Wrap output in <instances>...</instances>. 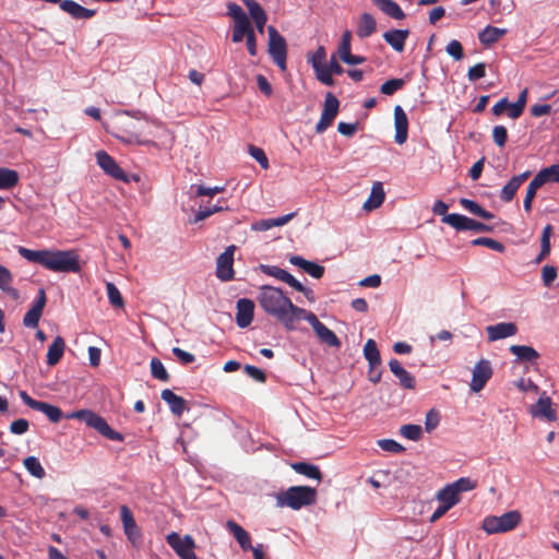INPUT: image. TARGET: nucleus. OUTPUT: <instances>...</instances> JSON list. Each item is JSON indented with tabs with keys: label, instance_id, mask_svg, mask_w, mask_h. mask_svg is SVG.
<instances>
[{
	"label": "nucleus",
	"instance_id": "bf43d9fd",
	"mask_svg": "<svg viewBox=\"0 0 559 559\" xmlns=\"http://www.w3.org/2000/svg\"><path fill=\"white\" fill-rule=\"evenodd\" d=\"M248 5L249 13L253 20V22L266 21L265 11L259 4V2H245Z\"/></svg>",
	"mask_w": 559,
	"mask_h": 559
},
{
	"label": "nucleus",
	"instance_id": "37998d69",
	"mask_svg": "<svg viewBox=\"0 0 559 559\" xmlns=\"http://www.w3.org/2000/svg\"><path fill=\"white\" fill-rule=\"evenodd\" d=\"M500 4L501 2H490V9L488 10L490 19L497 23L501 21L503 14H510L514 10V2L503 5L501 11L499 10Z\"/></svg>",
	"mask_w": 559,
	"mask_h": 559
},
{
	"label": "nucleus",
	"instance_id": "79ce46f5",
	"mask_svg": "<svg viewBox=\"0 0 559 559\" xmlns=\"http://www.w3.org/2000/svg\"><path fill=\"white\" fill-rule=\"evenodd\" d=\"M527 95H528V91H527V88H524L520 93L518 100L515 103H512L510 112H509V117L511 119H518L519 117L522 116V114L525 109L526 103H527Z\"/></svg>",
	"mask_w": 559,
	"mask_h": 559
},
{
	"label": "nucleus",
	"instance_id": "20e7f679",
	"mask_svg": "<svg viewBox=\"0 0 559 559\" xmlns=\"http://www.w3.org/2000/svg\"><path fill=\"white\" fill-rule=\"evenodd\" d=\"M278 507H289L293 510H300L317 501V490L309 486H293L286 491L277 495Z\"/></svg>",
	"mask_w": 559,
	"mask_h": 559
},
{
	"label": "nucleus",
	"instance_id": "dca6fc26",
	"mask_svg": "<svg viewBox=\"0 0 559 559\" xmlns=\"http://www.w3.org/2000/svg\"><path fill=\"white\" fill-rule=\"evenodd\" d=\"M254 314V302L248 298H240L237 301L236 323L243 329L251 324Z\"/></svg>",
	"mask_w": 559,
	"mask_h": 559
},
{
	"label": "nucleus",
	"instance_id": "412c9836",
	"mask_svg": "<svg viewBox=\"0 0 559 559\" xmlns=\"http://www.w3.org/2000/svg\"><path fill=\"white\" fill-rule=\"evenodd\" d=\"M391 372L399 379L400 385L403 389L413 390L416 386V379L411 374L401 362L393 358L389 361Z\"/></svg>",
	"mask_w": 559,
	"mask_h": 559
},
{
	"label": "nucleus",
	"instance_id": "2f4dec72",
	"mask_svg": "<svg viewBox=\"0 0 559 559\" xmlns=\"http://www.w3.org/2000/svg\"><path fill=\"white\" fill-rule=\"evenodd\" d=\"M509 349L520 361H534L539 357L538 352L531 346L511 345Z\"/></svg>",
	"mask_w": 559,
	"mask_h": 559
},
{
	"label": "nucleus",
	"instance_id": "6ab92c4d",
	"mask_svg": "<svg viewBox=\"0 0 559 559\" xmlns=\"http://www.w3.org/2000/svg\"><path fill=\"white\" fill-rule=\"evenodd\" d=\"M530 176L531 171H524L523 174L513 176L501 189V200L506 203L511 202L514 199L519 188L530 178Z\"/></svg>",
	"mask_w": 559,
	"mask_h": 559
},
{
	"label": "nucleus",
	"instance_id": "7c9ffc66",
	"mask_svg": "<svg viewBox=\"0 0 559 559\" xmlns=\"http://www.w3.org/2000/svg\"><path fill=\"white\" fill-rule=\"evenodd\" d=\"M506 28H499L495 26H486L483 31L478 33V39L484 46H490L497 43L501 37L507 34Z\"/></svg>",
	"mask_w": 559,
	"mask_h": 559
},
{
	"label": "nucleus",
	"instance_id": "a211bd4d",
	"mask_svg": "<svg viewBox=\"0 0 559 559\" xmlns=\"http://www.w3.org/2000/svg\"><path fill=\"white\" fill-rule=\"evenodd\" d=\"M259 269L265 275L273 276V277L288 284L294 289H301V283L299 281H297L286 270H283L276 265H267V264H261L259 266Z\"/></svg>",
	"mask_w": 559,
	"mask_h": 559
},
{
	"label": "nucleus",
	"instance_id": "4be33fe9",
	"mask_svg": "<svg viewBox=\"0 0 559 559\" xmlns=\"http://www.w3.org/2000/svg\"><path fill=\"white\" fill-rule=\"evenodd\" d=\"M226 528L235 537L243 551H248L249 548H252L251 536L241 525L233 520H228L226 522Z\"/></svg>",
	"mask_w": 559,
	"mask_h": 559
},
{
	"label": "nucleus",
	"instance_id": "423d86ee",
	"mask_svg": "<svg viewBox=\"0 0 559 559\" xmlns=\"http://www.w3.org/2000/svg\"><path fill=\"white\" fill-rule=\"evenodd\" d=\"M521 522V513L516 510L506 512L500 516L489 515L483 521L481 528L487 534H500L514 530Z\"/></svg>",
	"mask_w": 559,
	"mask_h": 559
},
{
	"label": "nucleus",
	"instance_id": "4d7b16f0",
	"mask_svg": "<svg viewBox=\"0 0 559 559\" xmlns=\"http://www.w3.org/2000/svg\"><path fill=\"white\" fill-rule=\"evenodd\" d=\"M460 496L461 492L473 490L476 487V481L468 477H461L456 481L450 484Z\"/></svg>",
	"mask_w": 559,
	"mask_h": 559
},
{
	"label": "nucleus",
	"instance_id": "1a4fd4ad",
	"mask_svg": "<svg viewBox=\"0 0 559 559\" xmlns=\"http://www.w3.org/2000/svg\"><path fill=\"white\" fill-rule=\"evenodd\" d=\"M301 320H306L311 324L316 335L322 343L336 348L341 346V341L335 333L324 325L313 312L306 310V314L301 316Z\"/></svg>",
	"mask_w": 559,
	"mask_h": 559
},
{
	"label": "nucleus",
	"instance_id": "bb28decb",
	"mask_svg": "<svg viewBox=\"0 0 559 559\" xmlns=\"http://www.w3.org/2000/svg\"><path fill=\"white\" fill-rule=\"evenodd\" d=\"M120 516L123 524L124 534L131 542H134V536H138L139 532L131 510L127 506H121Z\"/></svg>",
	"mask_w": 559,
	"mask_h": 559
},
{
	"label": "nucleus",
	"instance_id": "39448f33",
	"mask_svg": "<svg viewBox=\"0 0 559 559\" xmlns=\"http://www.w3.org/2000/svg\"><path fill=\"white\" fill-rule=\"evenodd\" d=\"M67 419H79L84 421L88 427L95 429L102 436L106 437L109 440L121 442L123 441V436L115 431L98 414L94 413L90 409H81L73 413H69L66 415Z\"/></svg>",
	"mask_w": 559,
	"mask_h": 559
},
{
	"label": "nucleus",
	"instance_id": "4c0bfd02",
	"mask_svg": "<svg viewBox=\"0 0 559 559\" xmlns=\"http://www.w3.org/2000/svg\"><path fill=\"white\" fill-rule=\"evenodd\" d=\"M460 204L469 213L473 215H476L478 217H481L484 219H491L493 218V214L485 209H483L477 202L462 198L460 200Z\"/></svg>",
	"mask_w": 559,
	"mask_h": 559
},
{
	"label": "nucleus",
	"instance_id": "052dcab7",
	"mask_svg": "<svg viewBox=\"0 0 559 559\" xmlns=\"http://www.w3.org/2000/svg\"><path fill=\"white\" fill-rule=\"evenodd\" d=\"M249 153L263 169H267L270 167L269 159L261 147L250 145Z\"/></svg>",
	"mask_w": 559,
	"mask_h": 559
},
{
	"label": "nucleus",
	"instance_id": "7ed1b4c3",
	"mask_svg": "<svg viewBox=\"0 0 559 559\" xmlns=\"http://www.w3.org/2000/svg\"><path fill=\"white\" fill-rule=\"evenodd\" d=\"M17 252L28 262L39 264L49 271L78 273L81 270L79 254L73 250H32L19 247Z\"/></svg>",
	"mask_w": 559,
	"mask_h": 559
},
{
	"label": "nucleus",
	"instance_id": "5701e85b",
	"mask_svg": "<svg viewBox=\"0 0 559 559\" xmlns=\"http://www.w3.org/2000/svg\"><path fill=\"white\" fill-rule=\"evenodd\" d=\"M289 262L293 265L300 267L301 270H304L306 273H308L310 276H312L314 278H321L325 271L324 266H322L316 262L308 261L300 255H290Z\"/></svg>",
	"mask_w": 559,
	"mask_h": 559
},
{
	"label": "nucleus",
	"instance_id": "a878e982",
	"mask_svg": "<svg viewBox=\"0 0 559 559\" xmlns=\"http://www.w3.org/2000/svg\"><path fill=\"white\" fill-rule=\"evenodd\" d=\"M409 35L408 29H392L383 34L384 40L396 51L402 52Z\"/></svg>",
	"mask_w": 559,
	"mask_h": 559
},
{
	"label": "nucleus",
	"instance_id": "338daca9",
	"mask_svg": "<svg viewBox=\"0 0 559 559\" xmlns=\"http://www.w3.org/2000/svg\"><path fill=\"white\" fill-rule=\"evenodd\" d=\"M378 445L383 450L392 453H400L404 451V447L392 439H381L378 441Z\"/></svg>",
	"mask_w": 559,
	"mask_h": 559
},
{
	"label": "nucleus",
	"instance_id": "ea45409f",
	"mask_svg": "<svg viewBox=\"0 0 559 559\" xmlns=\"http://www.w3.org/2000/svg\"><path fill=\"white\" fill-rule=\"evenodd\" d=\"M542 186L543 183L538 180L537 176H535L528 183L523 202V207L526 213L532 211V204L536 197V192Z\"/></svg>",
	"mask_w": 559,
	"mask_h": 559
},
{
	"label": "nucleus",
	"instance_id": "864d4df0",
	"mask_svg": "<svg viewBox=\"0 0 559 559\" xmlns=\"http://www.w3.org/2000/svg\"><path fill=\"white\" fill-rule=\"evenodd\" d=\"M400 432L406 439L418 441L421 438L423 429L419 425L407 424L401 427Z\"/></svg>",
	"mask_w": 559,
	"mask_h": 559
},
{
	"label": "nucleus",
	"instance_id": "774afa93",
	"mask_svg": "<svg viewBox=\"0 0 559 559\" xmlns=\"http://www.w3.org/2000/svg\"><path fill=\"white\" fill-rule=\"evenodd\" d=\"M486 75V64L484 62L476 63L471 67L467 72L469 81L475 82Z\"/></svg>",
	"mask_w": 559,
	"mask_h": 559
},
{
	"label": "nucleus",
	"instance_id": "49530a36",
	"mask_svg": "<svg viewBox=\"0 0 559 559\" xmlns=\"http://www.w3.org/2000/svg\"><path fill=\"white\" fill-rule=\"evenodd\" d=\"M249 32H253L249 20L235 22L233 31V41L240 43L245 37L247 38Z\"/></svg>",
	"mask_w": 559,
	"mask_h": 559
},
{
	"label": "nucleus",
	"instance_id": "cd10ccee",
	"mask_svg": "<svg viewBox=\"0 0 559 559\" xmlns=\"http://www.w3.org/2000/svg\"><path fill=\"white\" fill-rule=\"evenodd\" d=\"M66 349V342L63 337L56 336L53 342L48 347L47 352V365L48 366H56L62 358L63 353Z\"/></svg>",
	"mask_w": 559,
	"mask_h": 559
},
{
	"label": "nucleus",
	"instance_id": "c85d7f7f",
	"mask_svg": "<svg viewBox=\"0 0 559 559\" xmlns=\"http://www.w3.org/2000/svg\"><path fill=\"white\" fill-rule=\"evenodd\" d=\"M377 29V22L374 17L369 13H364L360 15L356 34L359 38H366L371 36Z\"/></svg>",
	"mask_w": 559,
	"mask_h": 559
},
{
	"label": "nucleus",
	"instance_id": "c9c22d12",
	"mask_svg": "<svg viewBox=\"0 0 559 559\" xmlns=\"http://www.w3.org/2000/svg\"><path fill=\"white\" fill-rule=\"evenodd\" d=\"M364 356L370 367L380 366L381 356L374 340L369 338L364 346Z\"/></svg>",
	"mask_w": 559,
	"mask_h": 559
},
{
	"label": "nucleus",
	"instance_id": "de8ad7c7",
	"mask_svg": "<svg viewBox=\"0 0 559 559\" xmlns=\"http://www.w3.org/2000/svg\"><path fill=\"white\" fill-rule=\"evenodd\" d=\"M151 373L153 378L159 381L167 382L169 380V373L167 372L163 362L158 358H152Z\"/></svg>",
	"mask_w": 559,
	"mask_h": 559
},
{
	"label": "nucleus",
	"instance_id": "c03bdc74",
	"mask_svg": "<svg viewBox=\"0 0 559 559\" xmlns=\"http://www.w3.org/2000/svg\"><path fill=\"white\" fill-rule=\"evenodd\" d=\"M538 180L545 185L546 182H559V165H551L542 169L537 175Z\"/></svg>",
	"mask_w": 559,
	"mask_h": 559
},
{
	"label": "nucleus",
	"instance_id": "2eb2a0df",
	"mask_svg": "<svg viewBox=\"0 0 559 559\" xmlns=\"http://www.w3.org/2000/svg\"><path fill=\"white\" fill-rule=\"evenodd\" d=\"M394 141L400 145L404 144L408 136V118L400 105L394 107Z\"/></svg>",
	"mask_w": 559,
	"mask_h": 559
},
{
	"label": "nucleus",
	"instance_id": "8fccbe9b",
	"mask_svg": "<svg viewBox=\"0 0 559 559\" xmlns=\"http://www.w3.org/2000/svg\"><path fill=\"white\" fill-rule=\"evenodd\" d=\"M350 41H352V32L345 31L342 35L341 43L338 45V56L340 59L345 62V60L350 56Z\"/></svg>",
	"mask_w": 559,
	"mask_h": 559
},
{
	"label": "nucleus",
	"instance_id": "6e6552de",
	"mask_svg": "<svg viewBox=\"0 0 559 559\" xmlns=\"http://www.w3.org/2000/svg\"><path fill=\"white\" fill-rule=\"evenodd\" d=\"M167 544L174 549L180 559H199L194 552L195 542L191 535H180L173 532L166 536Z\"/></svg>",
	"mask_w": 559,
	"mask_h": 559
},
{
	"label": "nucleus",
	"instance_id": "c756f323",
	"mask_svg": "<svg viewBox=\"0 0 559 559\" xmlns=\"http://www.w3.org/2000/svg\"><path fill=\"white\" fill-rule=\"evenodd\" d=\"M60 9L74 19H90L96 13L95 10L86 9L78 2H59Z\"/></svg>",
	"mask_w": 559,
	"mask_h": 559
},
{
	"label": "nucleus",
	"instance_id": "13d9d810",
	"mask_svg": "<svg viewBox=\"0 0 559 559\" xmlns=\"http://www.w3.org/2000/svg\"><path fill=\"white\" fill-rule=\"evenodd\" d=\"M445 51L456 61H460L464 58L463 46L456 39H452L451 41H449V44L445 47Z\"/></svg>",
	"mask_w": 559,
	"mask_h": 559
},
{
	"label": "nucleus",
	"instance_id": "aec40b11",
	"mask_svg": "<svg viewBox=\"0 0 559 559\" xmlns=\"http://www.w3.org/2000/svg\"><path fill=\"white\" fill-rule=\"evenodd\" d=\"M551 399L546 396L545 393L540 395L537 403L532 406L531 414L534 417H542L547 419L548 421H555L557 419V414L551 407Z\"/></svg>",
	"mask_w": 559,
	"mask_h": 559
},
{
	"label": "nucleus",
	"instance_id": "09e8293b",
	"mask_svg": "<svg viewBox=\"0 0 559 559\" xmlns=\"http://www.w3.org/2000/svg\"><path fill=\"white\" fill-rule=\"evenodd\" d=\"M106 290H107V296H108L109 302L114 307L122 308L124 306V300H123L119 289L117 288V286L114 283L108 282L106 284Z\"/></svg>",
	"mask_w": 559,
	"mask_h": 559
},
{
	"label": "nucleus",
	"instance_id": "58836bf2",
	"mask_svg": "<svg viewBox=\"0 0 559 559\" xmlns=\"http://www.w3.org/2000/svg\"><path fill=\"white\" fill-rule=\"evenodd\" d=\"M437 498L442 504H445L450 509L460 501V496L450 484L438 492Z\"/></svg>",
	"mask_w": 559,
	"mask_h": 559
},
{
	"label": "nucleus",
	"instance_id": "f8f14e48",
	"mask_svg": "<svg viewBox=\"0 0 559 559\" xmlns=\"http://www.w3.org/2000/svg\"><path fill=\"white\" fill-rule=\"evenodd\" d=\"M96 160L98 166L110 177L128 182L129 179L123 169L117 164V162L105 151H98L96 153Z\"/></svg>",
	"mask_w": 559,
	"mask_h": 559
},
{
	"label": "nucleus",
	"instance_id": "680f3d73",
	"mask_svg": "<svg viewBox=\"0 0 559 559\" xmlns=\"http://www.w3.org/2000/svg\"><path fill=\"white\" fill-rule=\"evenodd\" d=\"M492 140L499 147H503L508 141V131L504 126H496L492 129Z\"/></svg>",
	"mask_w": 559,
	"mask_h": 559
},
{
	"label": "nucleus",
	"instance_id": "4468645a",
	"mask_svg": "<svg viewBox=\"0 0 559 559\" xmlns=\"http://www.w3.org/2000/svg\"><path fill=\"white\" fill-rule=\"evenodd\" d=\"M234 251L235 246H230L217 258L216 275L222 281H230L234 277Z\"/></svg>",
	"mask_w": 559,
	"mask_h": 559
},
{
	"label": "nucleus",
	"instance_id": "6e6d98bb",
	"mask_svg": "<svg viewBox=\"0 0 559 559\" xmlns=\"http://www.w3.org/2000/svg\"><path fill=\"white\" fill-rule=\"evenodd\" d=\"M316 72V78L318 81H320L322 84L326 86H333L334 85V79L333 74L329 70L326 64L318 67V69H313Z\"/></svg>",
	"mask_w": 559,
	"mask_h": 559
},
{
	"label": "nucleus",
	"instance_id": "603ef678",
	"mask_svg": "<svg viewBox=\"0 0 559 559\" xmlns=\"http://www.w3.org/2000/svg\"><path fill=\"white\" fill-rule=\"evenodd\" d=\"M551 233H552L551 225H547L543 229V234H542V249H540V253H539V255L537 258V262H540L545 257H547L550 253V236H551Z\"/></svg>",
	"mask_w": 559,
	"mask_h": 559
},
{
	"label": "nucleus",
	"instance_id": "e433bc0d",
	"mask_svg": "<svg viewBox=\"0 0 559 559\" xmlns=\"http://www.w3.org/2000/svg\"><path fill=\"white\" fill-rule=\"evenodd\" d=\"M35 411L44 413L51 423H59L62 418V411L55 405L38 401L34 407Z\"/></svg>",
	"mask_w": 559,
	"mask_h": 559
},
{
	"label": "nucleus",
	"instance_id": "72a5a7b5",
	"mask_svg": "<svg viewBox=\"0 0 559 559\" xmlns=\"http://www.w3.org/2000/svg\"><path fill=\"white\" fill-rule=\"evenodd\" d=\"M441 222L450 225L456 230H469L471 218L462 215L452 213L441 218Z\"/></svg>",
	"mask_w": 559,
	"mask_h": 559
},
{
	"label": "nucleus",
	"instance_id": "0e129e2a",
	"mask_svg": "<svg viewBox=\"0 0 559 559\" xmlns=\"http://www.w3.org/2000/svg\"><path fill=\"white\" fill-rule=\"evenodd\" d=\"M326 51L323 46H319L316 52L308 58V61L311 63L313 69H318V67L325 64Z\"/></svg>",
	"mask_w": 559,
	"mask_h": 559
},
{
	"label": "nucleus",
	"instance_id": "f3484780",
	"mask_svg": "<svg viewBox=\"0 0 559 559\" xmlns=\"http://www.w3.org/2000/svg\"><path fill=\"white\" fill-rule=\"evenodd\" d=\"M489 342L513 336L518 333V325L513 322H500L486 328Z\"/></svg>",
	"mask_w": 559,
	"mask_h": 559
},
{
	"label": "nucleus",
	"instance_id": "9b49d317",
	"mask_svg": "<svg viewBox=\"0 0 559 559\" xmlns=\"http://www.w3.org/2000/svg\"><path fill=\"white\" fill-rule=\"evenodd\" d=\"M492 377V367L489 360L480 359L473 368L471 390L475 393L481 391Z\"/></svg>",
	"mask_w": 559,
	"mask_h": 559
},
{
	"label": "nucleus",
	"instance_id": "e2e57ef3",
	"mask_svg": "<svg viewBox=\"0 0 559 559\" xmlns=\"http://www.w3.org/2000/svg\"><path fill=\"white\" fill-rule=\"evenodd\" d=\"M440 423V414L438 411L436 409H430L427 414H426V419H425V429L427 432H431L432 430H435L438 425Z\"/></svg>",
	"mask_w": 559,
	"mask_h": 559
},
{
	"label": "nucleus",
	"instance_id": "5fc2aeb1",
	"mask_svg": "<svg viewBox=\"0 0 559 559\" xmlns=\"http://www.w3.org/2000/svg\"><path fill=\"white\" fill-rule=\"evenodd\" d=\"M472 245L473 246H484V247H487L491 250H495L497 252H503L506 247L503 246V243L492 239V238H487V237H479V238H476L472 241Z\"/></svg>",
	"mask_w": 559,
	"mask_h": 559
},
{
	"label": "nucleus",
	"instance_id": "9d476101",
	"mask_svg": "<svg viewBox=\"0 0 559 559\" xmlns=\"http://www.w3.org/2000/svg\"><path fill=\"white\" fill-rule=\"evenodd\" d=\"M338 108H340L338 99L332 93H330V92L326 93L320 120L316 124L317 133H322L329 127L332 126L335 117L337 116Z\"/></svg>",
	"mask_w": 559,
	"mask_h": 559
},
{
	"label": "nucleus",
	"instance_id": "473e14b6",
	"mask_svg": "<svg viewBox=\"0 0 559 559\" xmlns=\"http://www.w3.org/2000/svg\"><path fill=\"white\" fill-rule=\"evenodd\" d=\"M292 468L296 473L304 475L311 479L321 480V478H322V473H321L320 468L317 465L311 464V463H307V462L294 463V464H292Z\"/></svg>",
	"mask_w": 559,
	"mask_h": 559
},
{
	"label": "nucleus",
	"instance_id": "f03ea898",
	"mask_svg": "<svg viewBox=\"0 0 559 559\" xmlns=\"http://www.w3.org/2000/svg\"><path fill=\"white\" fill-rule=\"evenodd\" d=\"M151 124L159 126V123L150 121L143 117L140 111L133 115L130 111H123L118 116L108 131L117 140L130 145H156L154 141L148 139L152 135Z\"/></svg>",
	"mask_w": 559,
	"mask_h": 559
},
{
	"label": "nucleus",
	"instance_id": "393cba45",
	"mask_svg": "<svg viewBox=\"0 0 559 559\" xmlns=\"http://www.w3.org/2000/svg\"><path fill=\"white\" fill-rule=\"evenodd\" d=\"M385 199V193L383 190L382 182L376 181L372 185L371 192L369 198L366 200V202L362 205V209L365 211H372L382 205Z\"/></svg>",
	"mask_w": 559,
	"mask_h": 559
},
{
	"label": "nucleus",
	"instance_id": "a19ab883",
	"mask_svg": "<svg viewBox=\"0 0 559 559\" xmlns=\"http://www.w3.org/2000/svg\"><path fill=\"white\" fill-rule=\"evenodd\" d=\"M23 465L32 476L38 479H43L46 475L43 465L36 456H27L24 459Z\"/></svg>",
	"mask_w": 559,
	"mask_h": 559
},
{
	"label": "nucleus",
	"instance_id": "f257e3e1",
	"mask_svg": "<svg viewBox=\"0 0 559 559\" xmlns=\"http://www.w3.org/2000/svg\"><path fill=\"white\" fill-rule=\"evenodd\" d=\"M258 301L267 314L276 318L289 331L295 330L296 322L306 314V309L295 306L282 289L273 286H261Z\"/></svg>",
	"mask_w": 559,
	"mask_h": 559
},
{
	"label": "nucleus",
	"instance_id": "0eeeda50",
	"mask_svg": "<svg viewBox=\"0 0 559 559\" xmlns=\"http://www.w3.org/2000/svg\"><path fill=\"white\" fill-rule=\"evenodd\" d=\"M269 53L275 64L282 70H286L287 45L285 38L278 34L274 26H269Z\"/></svg>",
	"mask_w": 559,
	"mask_h": 559
},
{
	"label": "nucleus",
	"instance_id": "3c124183",
	"mask_svg": "<svg viewBox=\"0 0 559 559\" xmlns=\"http://www.w3.org/2000/svg\"><path fill=\"white\" fill-rule=\"evenodd\" d=\"M404 85H405V81L403 79H391V80L385 81L380 86V92L383 95L391 96V95L395 94L397 91L402 90L404 87Z\"/></svg>",
	"mask_w": 559,
	"mask_h": 559
},
{
	"label": "nucleus",
	"instance_id": "ddd939ff",
	"mask_svg": "<svg viewBox=\"0 0 559 559\" xmlns=\"http://www.w3.org/2000/svg\"><path fill=\"white\" fill-rule=\"evenodd\" d=\"M47 298L44 288L38 290L37 297L32 306V308L25 313L23 318V324L26 328H36L43 314L44 308L46 306Z\"/></svg>",
	"mask_w": 559,
	"mask_h": 559
},
{
	"label": "nucleus",
	"instance_id": "a18cd8bd",
	"mask_svg": "<svg viewBox=\"0 0 559 559\" xmlns=\"http://www.w3.org/2000/svg\"><path fill=\"white\" fill-rule=\"evenodd\" d=\"M380 10L388 16L394 20H402L405 17V13L397 4V2H378Z\"/></svg>",
	"mask_w": 559,
	"mask_h": 559
},
{
	"label": "nucleus",
	"instance_id": "f704fd0d",
	"mask_svg": "<svg viewBox=\"0 0 559 559\" xmlns=\"http://www.w3.org/2000/svg\"><path fill=\"white\" fill-rule=\"evenodd\" d=\"M19 174L16 170L1 167L0 168V189L10 190L19 183Z\"/></svg>",
	"mask_w": 559,
	"mask_h": 559
},
{
	"label": "nucleus",
	"instance_id": "b1692460",
	"mask_svg": "<svg viewBox=\"0 0 559 559\" xmlns=\"http://www.w3.org/2000/svg\"><path fill=\"white\" fill-rule=\"evenodd\" d=\"M160 397L168 404L171 413L176 416H180L187 409V401L169 389L163 390Z\"/></svg>",
	"mask_w": 559,
	"mask_h": 559
},
{
	"label": "nucleus",
	"instance_id": "69168bd1",
	"mask_svg": "<svg viewBox=\"0 0 559 559\" xmlns=\"http://www.w3.org/2000/svg\"><path fill=\"white\" fill-rule=\"evenodd\" d=\"M243 371L247 376H249L257 382L264 383L266 381V376H265L264 371L255 366L246 365L243 367Z\"/></svg>",
	"mask_w": 559,
	"mask_h": 559
}]
</instances>
